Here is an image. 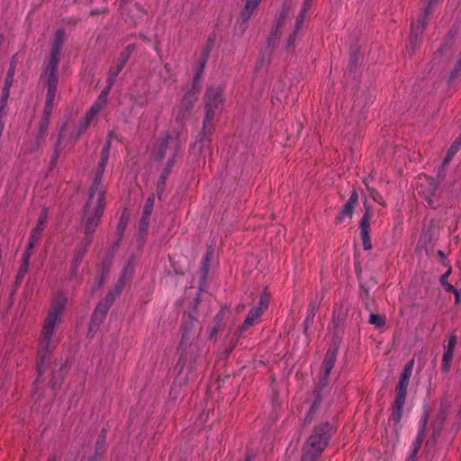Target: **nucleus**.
Here are the masks:
<instances>
[{
    "mask_svg": "<svg viewBox=\"0 0 461 461\" xmlns=\"http://www.w3.org/2000/svg\"><path fill=\"white\" fill-rule=\"evenodd\" d=\"M111 149V141L107 140L103 146L101 158L95 171L94 183L89 191L88 200L84 207L83 221L87 233L94 232L104 210L105 190L102 185V178L106 167Z\"/></svg>",
    "mask_w": 461,
    "mask_h": 461,
    "instance_id": "nucleus-1",
    "label": "nucleus"
},
{
    "mask_svg": "<svg viewBox=\"0 0 461 461\" xmlns=\"http://www.w3.org/2000/svg\"><path fill=\"white\" fill-rule=\"evenodd\" d=\"M66 304L67 298L64 295L56 297L44 321L38 348V356L41 358V363L37 367V382L40 380V376L44 373V361L50 352V346L52 343V337L56 329V325L63 314Z\"/></svg>",
    "mask_w": 461,
    "mask_h": 461,
    "instance_id": "nucleus-2",
    "label": "nucleus"
},
{
    "mask_svg": "<svg viewBox=\"0 0 461 461\" xmlns=\"http://www.w3.org/2000/svg\"><path fill=\"white\" fill-rule=\"evenodd\" d=\"M333 426L323 422L316 426L303 447V461H312L326 447Z\"/></svg>",
    "mask_w": 461,
    "mask_h": 461,
    "instance_id": "nucleus-3",
    "label": "nucleus"
},
{
    "mask_svg": "<svg viewBox=\"0 0 461 461\" xmlns=\"http://www.w3.org/2000/svg\"><path fill=\"white\" fill-rule=\"evenodd\" d=\"M224 86L221 84L211 85L205 94V118L203 124L209 123L214 117L216 111L223 103Z\"/></svg>",
    "mask_w": 461,
    "mask_h": 461,
    "instance_id": "nucleus-4",
    "label": "nucleus"
},
{
    "mask_svg": "<svg viewBox=\"0 0 461 461\" xmlns=\"http://www.w3.org/2000/svg\"><path fill=\"white\" fill-rule=\"evenodd\" d=\"M309 410L304 417V423L309 424L314 420H321L325 417L328 406L322 402L321 389L313 391L312 398L309 400Z\"/></svg>",
    "mask_w": 461,
    "mask_h": 461,
    "instance_id": "nucleus-5",
    "label": "nucleus"
},
{
    "mask_svg": "<svg viewBox=\"0 0 461 461\" xmlns=\"http://www.w3.org/2000/svg\"><path fill=\"white\" fill-rule=\"evenodd\" d=\"M119 286L116 288L115 294L110 293L106 295V297L102 300L97 306L95 307L93 316H92V326L98 327L99 324L104 320L116 294H119L122 291V287L123 286L124 281L123 279H120Z\"/></svg>",
    "mask_w": 461,
    "mask_h": 461,
    "instance_id": "nucleus-6",
    "label": "nucleus"
},
{
    "mask_svg": "<svg viewBox=\"0 0 461 461\" xmlns=\"http://www.w3.org/2000/svg\"><path fill=\"white\" fill-rule=\"evenodd\" d=\"M269 296V294L267 291H264V293L260 296L258 304L253 307L247 315L243 322L242 330H247L249 327L255 325L258 321L263 312L268 306Z\"/></svg>",
    "mask_w": 461,
    "mask_h": 461,
    "instance_id": "nucleus-7",
    "label": "nucleus"
},
{
    "mask_svg": "<svg viewBox=\"0 0 461 461\" xmlns=\"http://www.w3.org/2000/svg\"><path fill=\"white\" fill-rule=\"evenodd\" d=\"M428 420H429V414L427 411H425L423 418L420 423L416 439L412 443L411 452H410L409 456L407 457L406 461H415L416 460L418 451L420 450L422 440H423L424 433H425V430L427 428Z\"/></svg>",
    "mask_w": 461,
    "mask_h": 461,
    "instance_id": "nucleus-8",
    "label": "nucleus"
},
{
    "mask_svg": "<svg viewBox=\"0 0 461 461\" xmlns=\"http://www.w3.org/2000/svg\"><path fill=\"white\" fill-rule=\"evenodd\" d=\"M65 32L62 29H59L55 33V38L53 40L50 56L48 64H53L54 66H59V58H60V50L62 44L64 42Z\"/></svg>",
    "mask_w": 461,
    "mask_h": 461,
    "instance_id": "nucleus-9",
    "label": "nucleus"
},
{
    "mask_svg": "<svg viewBox=\"0 0 461 461\" xmlns=\"http://www.w3.org/2000/svg\"><path fill=\"white\" fill-rule=\"evenodd\" d=\"M357 202H358V194H357V192L356 190H354L351 193L348 200L344 204L341 212H339V213L337 215L336 220H335L336 223H341L346 219H351L353 211H354L355 207L357 206Z\"/></svg>",
    "mask_w": 461,
    "mask_h": 461,
    "instance_id": "nucleus-10",
    "label": "nucleus"
},
{
    "mask_svg": "<svg viewBox=\"0 0 461 461\" xmlns=\"http://www.w3.org/2000/svg\"><path fill=\"white\" fill-rule=\"evenodd\" d=\"M58 67L53 64H48L41 75V78L46 81L47 90L57 91L59 80Z\"/></svg>",
    "mask_w": 461,
    "mask_h": 461,
    "instance_id": "nucleus-11",
    "label": "nucleus"
},
{
    "mask_svg": "<svg viewBox=\"0 0 461 461\" xmlns=\"http://www.w3.org/2000/svg\"><path fill=\"white\" fill-rule=\"evenodd\" d=\"M420 181H424L425 183L420 182L417 190L419 194H421L429 204H431L432 198L435 195V192L437 190V186L432 179H429L427 177H420Z\"/></svg>",
    "mask_w": 461,
    "mask_h": 461,
    "instance_id": "nucleus-12",
    "label": "nucleus"
},
{
    "mask_svg": "<svg viewBox=\"0 0 461 461\" xmlns=\"http://www.w3.org/2000/svg\"><path fill=\"white\" fill-rule=\"evenodd\" d=\"M82 224H83V227H84V230H86L85 229V221L82 220ZM86 233V237L84 238L83 240V243H84V246L82 248H79L76 250L75 252V255H74V258L71 262V265H72V267L74 268V270H77V268L78 267L79 264L81 263L83 258H84V255L86 251V249L87 247L90 245V243L92 242V236L91 234L93 232H90V233H87L86 231H85Z\"/></svg>",
    "mask_w": 461,
    "mask_h": 461,
    "instance_id": "nucleus-13",
    "label": "nucleus"
},
{
    "mask_svg": "<svg viewBox=\"0 0 461 461\" xmlns=\"http://www.w3.org/2000/svg\"><path fill=\"white\" fill-rule=\"evenodd\" d=\"M173 142V139L168 135L161 139L152 151L155 159L161 160L165 157V153L169 145Z\"/></svg>",
    "mask_w": 461,
    "mask_h": 461,
    "instance_id": "nucleus-14",
    "label": "nucleus"
},
{
    "mask_svg": "<svg viewBox=\"0 0 461 461\" xmlns=\"http://www.w3.org/2000/svg\"><path fill=\"white\" fill-rule=\"evenodd\" d=\"M110 86H107L98 95V97L90 108V110L93 111V113L98 114L106 106Z\"/></svg>",
    "mask_w": 461,
    "mask_h": 461,
    "instance_id": "nucleus-15",
    "label": "nucleus"
},
{
    "mask_svg": "<svg viewBox=\"0 0 461 461\" xmlns=\"http://www.w3.org/2000/svg\"><path fill=\"white\" fill-rule=\"evenodd\" d=\"M135 46L133 44L128 45L120 54L119 64L116 70L113 73V77H116L119 72L123 68L124 65L129 60L131 53L134 51Z\"/></svg>",
    "mask_w": 461,
    "mask_h": 461,
    "instance_id": "nucleus-16",
    "label": "nucleus"
},
{
    "mask_svg": "<svg viewBox=\"0 0 461 461\" xmlns=\"http://www.w3.org/2000/svg\"><path fill=\"white\" fill-rule=\"evenodd\" d=\"M335 360L336 350L328 351L322 362V368L324 370V379H327V377L330 375V371L334 366Z\"/></svg>",
    "mask_w": 461,
    "mask_h": 461,
    "instance_id": "nucleus-17",
    "label": "nucleus"
},
{
    "mask_svg": "<svg viewBox=\"0 0 461 461\" xmlns=\"http://www.w3.org/2000/svg\"><path fill=\"white\" fill-rule=\"evenodd\" d=\"M56 94H57V91L47 90L44 114H43L45 121H48L51 114V112H52V109L54 106V100L56 97Z\"/></svg>",
    "mask_w": 461,
    "mask_h": 461,
    "instance_id": "nucleus-18",
    "label": "nucleus"
},
{
    "mask_svg": "<svg viewBox=\"0 0 461 461\" xmlns=\"http://www.w3.org/2000/svg\"><path fill=\"white\" fill-rule=\"evenodd\" d=\"M96 116H97V114L93 113V111H91L89 109V111L86 113V116L79 122V125H78L79 131L82 132V131H86L90 125L95 123Z\"/></svg>",
    "mask_w": 461,
    "mask_h": 461,
    "instance_id": "nucleus-19",
    "label": "nucleus"
},
{
    "mask_svg": "<svg viewBox=\"0 0 461 461\" xmlns=\"http://www.w3.org/2000/svg\"><path fill=\"white\" fill-rule=\"evenodd\" d=\"M409 380L404 379H399V383L397 385V393L396 398L398 399V402L401 403V402H405L406 400V394H407V389L409 385Z\"/></svg>",
    "mask_w": 461,
    "mask_h": 461,
    "instance_id": "nucleus-20",
    "label": "nucleus"
},
{
    "mask_svg": "<svg viewBox=\"0 0 461 461\" xmlns=\"http://www.w3.org/2000/svg\"><path fill=\"white\" fill-rule=\"evenodd\" d=\"M404 403H405V402H401V403H400L398 402V399H395V401H394V406L393 408L391 420L396 424L399 423L402 419V408H403Z\"/></svg>",
    "mask_w": 461,
    "mask_h": 461,
    "instance_id": "nucleus-21",
    "label": "nucleus"
},
{
    "mask_svg": "<svg viewBox=\"0 0 461 461\" xmlns=\"http://www.w3.org/2000/svg\"><path fill=\"white\" fill-rule=\"evenodd\" d=\"M318 305L319 304L316 302L311 303L309 304L308 313H307V316H306V319H305V321H304V324H305L304 329H305V330L308 329L310 323H312L313 321L314 316H315L317 309H318Z\"/></svg>",
    "mask_w": 461,
    "mask_h": 461,
    "instance_id": "nucleus-22",
    "label": "nucleus"
},
{
    "mask_svg": "<svg viewBox=\"0 0 461 461\" xmlns=\"http://www.w3.org/2000/svg\"><path fill=\"white\" fill-rule=\"evenodd\" d=\"M253 13H254V11H252L250 9H247L246 6L241 11V13L240 14V18L241 20V24H240V28L241 32H245V30L247 28L246 24L249 22V20L251 18Z\"/></svg>",
    "mask_w": 461,
    "mask_h": 461,
    "instance_id": "nucleus-23",
    "label": "nucleus"
},
{
    "mask_svg": "<svg viewBox=\"0 0 461 461\" xmlns=\"http://www.w3.org/2000/svg\"><path fill=\"white\" fill-rule=\"evenodd\" d=\"M305 16L306 14H302L300 13L299 15L297 16L296 18V23H295V28H294V35L291 36L288 40V45H293L294 41H295V37H296V33L298 32V31L302 28L303 26V23L305 20Z\"/></svg>",
    "mask_w": 461,
    "mask_h": 461,
    "instance_id": "nucleus-24",
    "label": "nucleus"
},
{
    "mask_svg": "<svg viewBox=\"0 0 461 461\" xmlns=\"http://www.w3.org/2000/svg\"><path fill=\"white\" fill-rule=\"evenodd\" d=\"M42 230L40 229H32L28 240V249H32L39 241L41 236Z\"/></svg>",
    "mask_w": 461,
    "mask_h": 461,
    "instance_id": "nucleus-25",
    "label": "nucleus"
},
{
    "mask_svg": "<svg viewBox=\"0 0 461 461\" xmlns=\"http://www.w3.org/2000/svg\"><path fill=\"white\" fill-rule=\"evenodd\" d=\"M371 218V210L366 206V212L360 221V232L369 231V222Z\"/></svg>",
    "mask_w": 461,
    "mask_h": 461,
    "instance_id": "nucleus-26",
    "label": "nucleus"
},
{
    "mask_svg": "<svg viewBox=\"0 0 461 461\" xmlns=\"http://www.w3.org/2000/svg\"><path fill=\"white\" fill-rule=\"evenodd\" d=\"M453 355H454L453 351H448V350L445 349L443 357H442V365H441L442 370L444 372L449 371Z\"/></svg>",
    "mask_w": 461,
    "mask_h": 461,
    "instance_id": "nucleus-27",
    "label": "nucleus"
},
{
    "mask_svg": "<svg viewBox=\"0 0 461 461\" xmlns=\"http://www.w3.org/2000/svg\"><path fill=\"white\" fill-rule=\"evenodd\" d=\"M31 250L32 249H28V248H27L26 250L23 254V258H22L23 262H22V266H21V268L19 271V276H23V275L25 274V272L28 269V266H29L30 258H31Z\"/></svg>",
    "mask_w": 461,
    "mask_h": 461,
    "instance_id": "nucleus-28",
    "label": "nucleus"
},
{
    "mask_svg": "<svg viewBox=\"0 0 461 461\" xmlns=\"http://www.w3.org/2000/svg\"><path fill=\"white\" fill-rule=\"evenodd\" d=\"M451 274V267H448L447 270L440 276V284L447 292L454 291V286L447 281Z\"/></svg>",
    "mask_w": 461,
    "mask_h": 461,
    "instance_id": "nucleus-29",
    "label": "nucleus"
},
{
    "mask_svg": "<svg viewBox=\"0 0 461 461\" xmlns=\"http://www.w3.org/2000/svg\"><path fill=\"white\" fill-rule=\"evenodd\" d=\"M154 201H155L154 196L148 197L145 206H144V210H143V217H142L143 221L144 220L146 221L149 218V216L152 212V210H153Z\"/></svg>",
    "mask_w": 461,
    "mask_h": 461,
    "instance_id": "nucleus-30",
    "label": "nucleus"
},
{
    "mask_svg": "<svg viewBox=\"0 0 461 461\" xmlns=\"http://www.w3.org/2000/svg\"><path fill=\"white\" fill-rule=\"evenodd\" d=\"M414 366V359H411L403 367V370L400 375L401 379L409 380L412 374V369Z\"/></svg>",
    "mask_w": 461,
    "mask_h": 461,
    "instance_id": "nucleus-31",
    "label": "nucleus"
},
{
    "mask_svg": "<svg viewBox=\"0 0 461 461\" xmlns=\"http://www.w3.org/2000/svg\"><path fill=\"white\" fill-rule=\"evenodd\" d=\"M414 366V359H411L403 367V370L400 375L401 379L409 380L412 374V369Z\"/></svg>",
    "mask_w": 461,
    "mask_h": 461,
    "instance_id": "nucleus-32",
    "label": "nucleus"
},
{
    "mask_svg": "<svg viewBox=\"0 0 461 461\" xmlns=\"http://www.w3.org/2000/svg\"><path fill=\"white\" fill-rule=\"evenodd\" d=\"M369 323L376 328H382L385 324V320L384 317L379 314L371 313L369 316Z\"/></svg>",
    "mask_w": 461,
    "mask_h": 461,
    "instance_id": "nucleus-33",
    "label": "nucleus"
},
{
    "mask_svg": "<svg viewBox=\"0 0 461 461\" xmlns=\"http://www.w3.org/2000/svg\"><path fill=\"white\" fill-rule=\"evenodd\" d=\"M425 27V18H420L417 21L416 23H411V34L417 37L420 33H421Z\"/></svg>",
    "mask_w": 461,
    "mask_h": 461,
    "instance_id": "nucleus-34",
    "label": "nucleus"
},
{
    "mask_svg": "<svg viewBox=\"0 0 461 461\" xmlns=\"http://www.w3.org/2000/svg\"><path fill=\"white\" fill-rule=\"evenodd\" d=\"M48 215H49L48 209L44 208L41 212L40 216L38 218L37 226L35 227L36 229H40L41 230L43 231L44 226H45V224L47 222V220H48Z\"/></svg>",
    "mask_w": 461,
    "mask_h": 461,
    "instance_id": "nucleus-35",
    "label": "nucleus"
},
{
    "mask_svg": "<svg viewBox=\"0 0 461 461\" xmlns=\"http://www.w3.org/2000/svg\"><path fill=\"white\" fill-rule=\"evenodd\" d=\"M292 11V7L289 5H285L280 12V14L277 18L278 25H281L285 18L289 15Z\"/></svg>",
    "mask_w": 461,
    "mask_h": 461,
    "instance_id": "nucleus-36",
    "label": "nucleus"
},
{
    "mask_svg": "<svg viewBox=\"0 0 461 461\" xmlns=\"http://www.w3.org/2000/svg\"><path fill=\"white\" fill-rule=\"evenodd\" d=\"M362 241H363V248L365 250H369L372 249V243L371 239L369 235V231H362L360 232Z\"/></svg>",
    "mask_w": 461,
    "mask_h": 461,
    "instance_id": "nucleus-37",
    "label": "nucleus"
},
{
    "mask_svg": "<svg viewBox=\"0 0 461 461\" xmlns=\"http://www.w3.org/2000/svg\"><path fill=\"white\" fill-rule=\"evenodd\" d=\"M368 191H369L370 196L375 203H377L379 204H384V198L377 191H375V189H370V188H368Z\"/></svg>",
    "mask_w": 461,
    "mask_h": 461,
    "instance_id": "nucleus-38",
    "label": "nucleus"
},
{
    "mask_svg": "<svg viewBox=\"0 0 461 461\" xmlns=\"http://www.w3.org/2000/svg\"><path fill=\"white\" fill-rule=\"evenodd\" d=\"M14 70H15V65L14 62H12L10 65V68L8 69L6 78H5V82L10 83V86L12 85L13 80H14Z\"/></svg>",
    "mask_w": 461,
    "mask_h": 461,
    "instance_id": "nucleus-39",
    "label": "nucleus"
},
{
    "mask_svg": "<svg viewBox=\"0 0 461 461\" xmlns=\"http://www.w3.org/2000/svg\"><path fill=\"white\" fill-rule=\"evenodd\" d=\"M456 342H457L456 338L455 336H451L447 340V344L445 349L454 352L455 348L456 346Z\"/></svg>",
    "mask_w": 461,
    "mask_h": 461,
    "instance_id": "nucleus-40",
    "label": "nucleus"
},
{
    "mask_svg": "<svg viewBox=\"0 0 461 461\" xmlns=\"http://www.w3.org/2000/svg\"><path fill=\"white\" fill-rule=\"evenodd\" d=\"M260 1L261 0H246L245 6L247 7V9H250L255 12Z\"/></svg>",
    "mask_w": 461,
    "mask_h": 461,
    "instance_id": "nucleus-41",
    "label": "nucleus"
},
{
    "mask_svg": "<svg viewBox=\"0 0 461 461\" xmlns=\"http://www.w3.org/2000/svg\"><path fill=\"white\" fill-rule=\"evenodd\" d=\"M10 83L8 82H5V86H4V88H3V105H2V108L4 107L5 105V103L6 102L8 96H9V89H10Z\"/></svg>",
    "mask_w": 461,
    "mask_h": 461,
    "instance_id": "nucleus-42",
    "label": "nucleus"
},
{
    "mask_svg": "<svg viewBox=\"0 0 461 461\" xmlns=\"http://www.w3.org/2000/svg\"><path fill=\"white\" fill-rule=\"evenodd\" d=\"M311 5H312V0H304L300 13L307 14L308 11L310 10Z\"/></svg>",
    "mask_w": 461,
    "mask_h": 461,
    "instance_id": "nucleus-43",
    "label": "nucleus"
},
{
    "mask_svg": "<svg viewBox=\"0 0 461 461\" xmlns=\"http://www.w3.org/2000/svg\"><path fill=\"white\" fill-rule=\"evenodd\" d=\"M460 147H461V135L452 144V150H453V152H456L459 149Z\"/></svg>",
    "mask_w": 461,
    "mask_h": 461,
    "instance_id": "nucleus-44",
    "label": "nucleus"
},
{
    "mask_svg": "<svg viewBox=\"0 0 461 461\" xmlns=\"http://www.w3.org/2000/svg\"><path fill=\"white\" fill-rule=\"evenodd\" d=\"M172 164H173V160H170V163H169V165H168V167H170L172 166ZM168 173H169V168L166 169V170L161 174V176H160V177H159V178H161V179H163V180H166V179H167V177Z\"/></svg>",
    "mask_w": 461,
    "mask_h": 461,
    "instance_id": "nucleus-45",
    "label": "nucleus"
},
{
    "mask_svg": "<svg viewBox=\"0 0 461 461\" xmlns=\"http://www.w3.org/2000/svg\"><path fill=\"white\" fill-rule=\"evenodd\" d=\"M165 184H166V180L159 178V180L158 182V193L162 192L163 187L165 186Z\"/></svg>",
    "mask_w": 461,
    "mask_h": 461,
    "instance_id": "nucleus-46",
    "label": "nucleus"
},
{
    "mask_svg": "<svg viewBox=\"0 0 461 461\" xmlns=\"http://www.w3.org/2000/svg\"><path fill=\"white\" fill-rule=\"evenodd\" d=\"M439 0H429V5L428 6L425 8V13L428 14L429 12V9L430 7L432 6L433 4L435 3H438Z\"/></svg>",
    "mask_w": 461,
    "mask_h": 461,
    "instance_id": "nucleus-47",
    "label": "nucleus"
},
{
    "mask_svg": "<svg viewBox=\"0 0 461 461\" xmlns=\"http://www.w3.org/2000/svg\"><path fill=\"white\" fill-rule=\"evenodd\" d=\"M456 154V152H453L452 150V146L449 148L448 151H447V158L446 160L448 161L452 158V157Z\"/></svg>",
    "mask_w": 461,
    "mask_h": 461,
    "instance_id": "nucleus-48",
    "label": "nucleus"
},
{
    "mask_svg": "<svg viewBox=\"0 0 461 461\" xmlns=\"http://www.w3.org/2000/svg\"><path fill=\"white\" fill-rule=\"evenodd\" d=\"M451 293H454L455 294V296H456V303H457L459 302V297H460V292L456 289L454 288V291H452Z\"/></svg>",
    "mask_w": 461,
    "mask_h": 461,
    "instance_id": "nucleus-49",
    "label": "nucleus"
},
{
    "mask_svg": "<svg viewBox=\"0 0 461 461\" xmlns=\"http://www.w3.org/2000/svg\"><path fill=\"white\" fill-rule=\"evenodd\" d=\"M460 71V67L456 68L452 73H451V77L454 78L457 74L458 72Z\"/></svg>",
    "mask_w": 461,
    "mask_h": 461,
    "instance_id": "nucleus-50",
    "label": "nucleus"
},
{
    "mask_svg": "<svg viewBox=\"0 0 461 461\" xmlns=\"http://www.w3.org/2000/svg\"><path fill=\"white\" fill-rule=\"evenodd\" d=\"M438 255L441 258H445V254H444V252H443V251L438 250Z\"/></svg>",
    "mask_w": 461,
    "mask_h": 461,
    "instance_id": "nucleus-51",
    "label": "nucleus"
},
{
    "mask_svg": "<svg viewBox=\"0 0 461 461\" xmlns=\"http://www.w3.org/2000/svg\"><path fill=\"white\" fill-rule=\"evenodd\" d=\"M454 37L453 32L450 31L447 34V38L452 39Z\"/></svg>",
    "mask_w": 461,
    "mask_h": 461,
    "instance_id": "nucleus-52",
    "label": "nucleus"
},
{
    "mask_svg": "<svg viewBox=\"0 0 461 461\" xmlns=\"http://www.w3.org/2000/svg\"><path fill=\"white\" fill-rule=\"evenodd\" d=\"M439 433H440V429L437 430V431H434V435L438 437L439 436Z\"/></svg>",
    "mask_w": 461,
    "mask_h": 461,
    "instance_id": "nucleus-53",
    "label": "nucleus"
},
{
    "mask_svg": "<svg viewBox=\"0 0 461 461\" xmlns=\"http://www.w3.org/2000/svg\"><path fill=\"white\" fill-rule=\"evenodd\" d=\"M204 260L207 262L209 260V255L207 254L204 258Z\"/></svg>",
    "mask_w": 461,
    "mask_h": 461,
    "instance_id": "nucleus-54",
    "label": "nucleus"
},
{
    "mask_svg": "<svg viewBox=\"0 0 461 461\" xmlns=\"http://www.w3.org/2000/svg\"><path fill=\"white\" fill-rule=\"evenodd\" d=\"M438 50L441 54L444 52L443 49H439Z\"/></svg>",
    "mask_w": 461,
    "mask_h": 461,
    "instance_id": "nucleus-55",
    "label": "nucleus"
},
{
    "mask_svg": "<svg viewBox=\"0 0 461 461\" xmlns=\"http://www.w3.org/2000/svg\"><path fill=\"white\" fill-rule=\"evenodd\" d=\"M185 338H186V335H185V334H184V335H183V340H184V339H185Z\"/></svg>",
    "mask_w": 461,
    "mask_h": 461,
    "instance_id": "nucleus-56",
    "label": "nucleus"
}]
</instances>
